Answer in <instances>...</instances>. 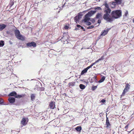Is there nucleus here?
<instances>
[{"label":"nucleus","instance_id":"6e6d98bb","mask_svg":"<svg viewBox=\"0 0 134 134\" xmlns=\"http://www.w3.org/2000/svg\"><path fill=\"white\" fill-rule=\"evenodd\" d=\"M57 134L56 133V134Z\"/></svg>","mask_w":134,"mask_h":134},{"label":"nucleus","instance_id":"f03ea898","mask_svg":"<svg viewBox=\"0 0 134 134\" xmlns=\"http://www.w3.org/2000/svg\"><path fill=\"white\" fill-rule=\"evenodd\" d=\"M14 33L15 36L18 39L21 40L22 41H24L25 40L23 36L21 35L20 31L18 30H15Z\"/></svg>","mask_w":134,"mask_h":134},{"label":"nucleus","instance_id":"5fc2aeb1","mask_svg":"<svg viewBox=\"0 0 134 134\" xmlns=\"http://www.w3.org/2000/svg\"><path fill=\"white\" fill-rule=\"evenodd\" d=\"M78 125V124H76V125Z\"/></svg>","mask_w":134,"mask_h":134},{"label":"nucleus","instance_id":"ea45409f","mask_svg":"<svg viewBox=\"0 0 134 134\" xmlns=\"http://www.w3.org/2000/svg\"><path fill=\"white\" fill-rule=\"evenodd\" d=\"M110 29L111 28H108L106 29V31H107V32L108 33L109 30H110Z\"/></svg>","mask_w":134,"mask_h":134},{"label":"nucleus","instance_id":"603ef678","mask_svg":"<svg viewBox=\"0 0 134 134\" xmlns=\"http://www.w3.org/2000/svg\"><path fill=\"white\" fill-rule=\"evenodd\" d=\"M73 49H74V47L73 48Z\"/></svg>","mask_w":134,"mask_h":134},{"label":"nucleus","instance_id":"7c9ffc66","mask_svg":"<svg viewBox=\"0 0 134 134\" xmlns=\"http://www.w3.org/2000/svg\"><path fill=\"white\" fill-rule=\"evenodd\" d=\"M94 27V26H93L91 25L90 26H89L88 27H87V29H91L93 28Z\"/></svg>","mask_w":134,"mask_h":134},{"label":"nucleus","instance_id":"a19ab883","mask_svg":"<svg viewBox=\"0 0 134 134\" xmlns=\"http://www.w3.org/2000/svg\"><path fill=\"white\" fill-rule=\"evenodd\" d=\"M128 125H127L125 127V129L126 130L128 128Z\"/></svg>","mask_w":134,"mask_h":134},{"label":"nucleus","instance_id":"f704fd0d","mask_svg":"<svg viewBox=\"0 0 134 134\" xmlns=\"http://www.w3.org/2000/svg\"><path fill=\"white\" fill-rule=\"evenodd\" d=\"M90 21H91L93 23L95 22V20L94 19H92L91 20H90Z\"/></svg>","mask_w":134,"mask_h":134},{"label":"nucleus","instance_id":"de8ad7c7","mask_svg":"<svg viewBox=\"0 0 134 134\" xmlns=\"http://www.w3.org/2000/svg\"><path fill=\"white\" fill-rule=\"evenodd\" d=\"M75 5V4L74 3L72 4V5L74 6V5Z\"/></svg>","mask_w":134,"mask_h":134},{"label":"nucleus","instance_id":"c9c22d12","mask_svg":"<svg viewBox=\"0 0 134 134\" xmlns=\"http://www.w3.org/2000/svg\"><path fill=\"white\" fill-rule=\"evenodd\" d=\"M116 4H116V2L115 1V2H112V4L113 5H116Z\"/></svg>","mask_w":134,"mask_h":134},{"label":"nucleus","instance_id":"9b49d317","mask_svg":"<svg viewBox=\"0 0 134 134\" xmlns=\"http://www.w3.org/2000/svg\"><path fill=\"white\" fill-rule=\"evenodd\" d=\"M107 34V31H106V30H104L103 32H102L100 35L99 37H98V39L99 40L102 37V36H104Z\"/></svg>","mask_w":134,"mask_h":134},{"label":"nucleus","instance_id":"c85d7f7f","mask_svg":"<svg viewBox=\"0 0 134 134\" xmlns=\"http://www.w3.org/2000/svg\"><path fill=\"white\" fill-rule=\"evenodd\" d=\"M95 10H101L102 8L100 7H96L94 8Z\"/></svg>","mask_w":134,"mask_h":134},{"label":"nucleus","instance_id":"f8f14e48","mask_svg":"<svg viewBox=\"0 0 134 134\" xmlns=\"http://www.w3.org/2000/svg\"><path fill=\"white\" fill-rule=\"evenodd\" d=\"M27 118H23L21 121V124L25 126L26 125V120L27 119Z\"/></svg>","mask_w":134,"mask_h":134},{"label":"nucleus","instance_id":"bb28decb","mask_svg":"<svg viewBox=\"0 0 134 134\" xmlns=\"http://www.w3.org/2000/svg\"><path fill=\"white\" fill-rule=\"evenodd\" d=\"M95 64V63H93L92 64H91L90 66L87 67V68H86L87 70H88L90 68L92 67Z\"/></svg>","mask_w":134,"mask_h":134},{"label":"nucleus","instance_id":"20e7f679","mask_svg":"<svg viewBox=\"0 0 134 134\" xmlns=\"http://www.w3.org/2000/svg\"><path fill=\"white\" fill-rule=\"evenodd\" d=\"M103 19L107 21L111 22L113 21V18L110 14H104L103 16Z\"/></svg>","mask_w":134,"mask_h":134},{"label":"nucleus","instance_id":"3c124183","mask_svg":"<svg viewBox=\"0 0 134 134\" xmlns=\"http://www.w3.org/2000/svg\"><path fill=\"white\" fill-rule=\"evenodd\" d=\"M63 38V37H62L60 39V40H61V39H62V38Z\"/></svg>","mask_w":134,"mask_h":134},{"label":"nucleus","instance_id":"4be33fe9","mask_svg":"<svg viewBox=\"0 0 134 134\" xmlns=\"http://www.w3.org/2000/svg\"><path fill=\"white\" fill-rule=\"evenodd\" d=\"M4 42L3 40L0 41V47H2L4 46Z\"/></svg>","mask_w":134,"mask_h":134},{"label":"nucleus","instance_id":"ddd939ff","mask_svg":"<svg viewBox=\"0 0 134 134\" xmlns=\"http://www.w3.org/2000/svg\"><path fill=\"white\" fill-rule=\"evenodd\" d=\"M104 12L105 13V14H109L110 13L111 11V10L110 9H104Z\"/></svg>","mask_w":134,"mask_h":134},{"label":"nucleus","instance_id":"dca6fc26","mask_svg":"<svg viewBox=\"0 0 134 134\" xmlns=\"http://www.w3.org/2000/svg\"><path fill=\"white\" fill-rule=\"evenodd\" d=\"M76 131L77 132H79V133H80L81 130H82V127L81 126H77L76 127Z\"/></svg>","mask_w":134,"mask_h":134},{"label":"nucleus","instance_id":"7ed1b4c3","mask_svg":"<svg viewBox=\"0 0 134 134\" xmlns=\"http://www.w3.org/2000/svg\"><path fill=\"white\" fill-rule=\"evenodd\" d=\"M9 97L13 96L17 98H20L24 96V95L17 94V93L15 91H13L10 92L8 95Z\"/></svg>","mask_w":134,"mask_h":134},{"label":"nucleus","instance_id":"39448f33","mask_svg":"<svg viewBox=\"0 0 134 134\" xmlns=\"http://www.w3.org/2000/svg\"><path fill=\"white\" fill-rule=\"evenodd\" d=\"M96 12V10L93 11L91 10L90 11L85 15L84 18H90L89 17L92 16L93 14L95 13Z\"/></svg>","mask_w":134,"mask_h":134},{"label":"nucleus","instance_id":"72a5a7b5","mask_svg":"<svg viewBox=\"0 0 134 134\" xmlns=\"http://www.w3.org/2000/svg\"><path fill=\"white\" fill-rule=\"evenodd\" d=\"M3 103V101L2 99H0V104H2Z\"/></svg>","mask_w":134,"mask_h":134},{"label":"nucleus","instance_id":"6ab92c4d","mask_svg":"<svg viewBox=\"0 0 134 134\" xmlns=\"http://www.w3.org/2000/svg\"><path fill=\"white\" fill-rule=\"evenodd\" d=\"M55 106V105L52 102L50 103L49 105V106L51 108L53 109H54V107Z\"/></svg>","mask_w":134,"mask_h":134},{"label":"nucleus","instance_id":"c03bdc74","mask_svg":"<svg viewBox=\"0 0 134 134\" xmlns=\"http://www.w3.org/2000/svg\"><path fill=\"white\" fill-rule=\"evenodd\" d=\"M6 33L8 34H10V32L8 31H7L6 32Z\"/></svg>","mask_w":134,"mask_h":134},{"label":"nucleus","instance_id":"cd10ccee","mask_svg":"<svg viewBox=\"0 0 134 134\" xmlns=\"http://www.w3.org/2000/svg\"><path fill=\"white\" fill-rule=\"evenodd\" d=\"M75 83L74 82H70L69 83V86H73L75 85Z\"/></svg>","mask_w":134,"mask_h":134},{"label":"nucleus","instance_id":"c756f323","mask_svg":"<svg viewBox=\"0 0 134 134\" xmlns=\"http://www.w3.org/2000/svg\"><path fill=\"white\" fill-rule=\"evenodd\" d=\"M97 86H93L92 87V90H95L97 88Z\"/></svg>","mask_w":134,"mask_h":134},{"label":"nucleus","instance_id":"37998d69","mask_svg":"<svg viewBox=\"0 0 134 134\" xmlns=\"http://www.w3.org/2000/svg\"><path fill=\"white\" fill-rule=\"evenodd\" d=\"M9 43L10 44H13L12 42L10 41H9Z\"/></svg>","mask_w":134,"mask_h":134},{"label":"nucleus","instance_id":"864d4df0","mask_svg":"<svg viewBox=\"0 0 134 134\" xmlns=\"http://www.w3.org/2000/svg\"><path fill=\"white\" fill-rule=\"evenodd\" d=\"M65 0V1H66V2L67 1V0Z\"/></svg>","mask_w":134,"mask_h":134},{"label":"nucleus","instance_id":"412c9836","mask_svg":"<svg viewBox=\"0 0 134 134\" xmlns=\"http://www.w3.org/2000/svg\"><path fill=\"white\" fill-rule=\"evenodd\" d=\"M105 77L104 76H103L102 78L98 82L99 83L102 82L104 81V80H105Z\"/></svg>","mask_w":134,"mask_h":134},{"label":"nucleus","instance_id":"a211bd4d","mask_svg":"<svg viewBox=\"0 0 134 134\" xmlns=\"http://www.w3.org/2000/svg\"><path fill=\"white\" fill-rule=\"evenodd\" d=\"M102 17V13H98L96 16V18L97 19H99Z\"/></svg>","mask_w":134,"mask_h":134},{"label":"nucleus","instance_id":"a878e982","mask_svg":"<svg viewBox=\"0 0 134 134\" xmlns=\"http://www.w3.org/2000/svg\"><path fill=\"white\" fill-rule=\"evenodd\" d=\"M116 4H120L121 3V0H115Z\"/></svg>","mask_w":134,"mask_h":134},{"label":"nucleus","instance_id":"6e6552de","mask_svg":"<svg viewBox=\"0 0 134 134\" xmlns=\"http://www.w3.org/2000/svg\"><path fill=\"white\" fill-rule=\"evenodd\" d=\"M90 18H84L83 20V21L88 26L90 25L91 24V23L90 22L88 21L90 20Z\"/></svg>","mask_w":134,"mask_h":134},{"label":"nucleus","instance_id":"1a4fd4ad","mask_svg":"<svg viewBox=\"0 0 134 134\" xmlns=\"http://www.w3.org/2000/svg\"><path fill=\"white\" fill-rule=\"evenodd\" d=\"M84 12H81L78 14L77 16H76V21L79 20V19L81 18V16L83 15L82 13H84Z\"/></svg>","mask_w":134,"mask_h":134},{"label":"nucleus","instance_id":"aec40b11","mask_svg":"<svg viewBox=\"0 0 134 134\" xmlns=\"http://www.w3.org/2000/svg\"><path fill=\"white\" fill-rule=\"evenodd\" d=\"M35 94H32L31 95V99L32 101H33L35 99Z\"/></svg>","mask_w":134,"mask_h":134},{"label":"nucleus","instance_id":"473e14b6","mask_svg":"<svg viewBox=\"0 0 134 134\" xmlns=\"http://www.w3.org/2000/svg\"><path fill=\"white\" fill-rule=\"evenodd\" d=\"M14 4V3L13 2V1H11V2H10V7H12L13 6V5Z\"/></svg>","mask_w":134,"mask_h":134},{"label":"nucleus","instance_id":"0eeeda50","mask_svg":"<svg viewBox=\"0 0 134 134\" xmlns=\"http://www.w3.org/2000/svg\"><path fill=\"white\" fill-rule=\"evenodd\" d=\"M130 86L128 83H127L125 86V88L124 89L123 91L122 92V95L124 96L125 94V93L128 91V90L130 88Z\"/></svg>","mask_w":134,"mask_h":134},{"label":"nucleus","instance_id":"8fccbe9b","mask_svg":"<svg viewBox=\"0 0 134 134\" xmlns=\"http://www.w3.org/2000/svg\"><path fill=\"white\" fill-rule=\"evenodd\" d=\"M133 23H134V18H133Z\"/></svg>","mask_w":134,"mask_h":134},{"label":"nucleus","instance_id":"e433bc0d","mask_svg":"<svg viewBox=\"0 0 134 134\" xmlns=\"http://www.w3.org/2000/svg\"><path fill=\"white\" fill-rule=\"evenodd\" d=\"M128 14V11L127 10H126L125 13V15L126 16H127Z\"/></svg>","mask_w":134,"mask_h":134},{"label":"nucleus","instance_id":"09e8293b","mask_svg":"<svg viewBox=\"0 0 134 134\" xmlns=\"http://www.w3.org/2000/svg\"><path fill=\"white\" fill-rule=\"evenodd\" d=\"M66 34V33H64V34H63V35H65V34Z\"/></svg>","mask_w":134,"mask_h":134},{"label":"nucleus","instance_id":"49530a36","mask_svg":"<svg viewBox=\"0 0 134 134\" xmlns=\"http://www.w3.org/2000/svg\"><path fill=\"white\" fill-rule=\"evenodd\" d=\"M74 19L75 21V16L74 17Z\"/></svg>","mask_w":134,"mask_h":134},{"label":"nucleus","instance_id":"a18cd8bd","mask_svg":"<svg viewBox=\"0 0 134 134\" xmlns=\"http://www.w3.org/2000/svg\"><path fill=\"white\" fill-rule=\"evenodd\" d=\"M100 60H99V59H98V60H97L94 63H97Z\"/></svg>","mask_w":134,"mask_h":134},{"label":"nucleus","instance_id":"f257e3e1","mask_svg":"<svg viewBox=\"0 0 134 134\" xmlns=\"http://www.w3.org/2000/svg\"><path fill=\"white\" fill-rule=\"evenodd\" d=\"M121 11L120 10H118L112 11L111 14L113 18L117 19L121 16Z\"/></svg>","mask_w":134,"mask_h":134},{"label":"nucleus","instance_id":"79ce46f5","mask_svg":"<svg viewBox=\"0 0 134 134\" xmlns=\"http://www.w3.org/2000/svg\"><path fill=\"white\" fill-rule=\"evenodd\" d=\"M101 23V20L99 19L98 21V23L99 24H100Z\"/></svg>","mask_w":134,"mask_h":134},{"label":"nucleus","instance_id":"393cba45","mask_svg":"<svg viewBox=\"0 0 134 134\" xmlns=\"http://www.w3.org/2000/svg\"><path fill=\"white\" fill-rule=\"evenodd\" d=\"M79 87L82 90L85 89V86L82 84H80L79 85Z\"/></svg>","mask_w":134,"mask_h":134},{"label":"nucleus","instance_id":"58836bf2","mask_svg":"<svg viewBox=\"0 0 134 134\" xmlns=\"http://www.w3.org/2000/svg\"><path fill=\"white\" fill-rule=\"evenodd\" d=\"M103 57H102L101 58H99V60L100 61L101 60H103Z\"/></svg>","mask_w":134,"mask_h":134},{"label":"nucleus","instance_id":"4c0bfd02","mask_svg":"<svg viewBox=\"0 0 134 134\" xmlns=\"http://www.w3.org/2000/svg\"><path fill=\"white\" fill-rule=\"evenodd\" d=\"M101 102L103 103H104L105 102V100L104 99H102L101 100Z\"/></svg>","mask_w":134,"mask_h":134},{"label":"nucleus","instance_id":"b1692460","mask_svg":"<svg viewBox=\"0 0 134 134\" xmlns=\"http://www.w3.org/2000/svg\"><path fill=\"white\" fill-rule=\"evenodd\" d=\"M87 70L86 69V68L85 69L82 71L81 74V75H83L85 73H86L87 72Z\"/></svg>","mask_w":134,"mask_h":134},{"label":"nucleus","instance_id":"4468645a","mask_svg":"<svg viewBox=\"0 0 134 134\" xmlns=\"http://www.w3.org/2000/svg\"><path fill=\"white\" fill-rule=\"evenodd\" d=\"M7 26V25L4 24H0V31H2Z\"/></svg>","mask_w":134,"mask_h":134},{"label":"nucleus","instance_id":"2eb2a0df","mask_svg":"<svg viewBox=\"0 0 134 134\" xmlns=\"http://www.w3.org/2000/svg\"><path fill=\"white\" fill-rule=\"evenodd\" d=\"M106 125H107L106 127H108L110 126V123L108 118L107 117H106Z\"/></svg>","mask_w":134,"mask_h":134},{"label":"nucleus","instance_id":"9d476101","mask_svg":"<svg viewBox=\"0 0 134 134\" xmlns=\"http://www.w3.org/2000/svg\"><path fill=\"white\" fill-rule=\"evenodd\" d=\"M15 98L14 97H10L8 99V100L10 103H13L15 101Z\"/></svg>","mask_w":134,"mask_h":134},{"label":"nucleus","instance_id":"423d86ee","mask_svg":"<svg viewBox=\"0 0 134 134\" xmlns=\"http://www.w3.org/2000/svg\"><path fill=\"white\" fill-rule=\"evenodd\" d=\"M26 45L27 47H30L32 46L35 47L36 46V43L34 42L27 43Z\"/></svg>","mask_w":134,"mask_h":134},{"label":"nucleus","instance_id":"f3484780","mask_svg":"<svg viewBox=\"0 0 134 134\" xmlns=\"http://www.w3.org/2000/svg\"><path fill=\"white\" fill-rule=\"evenodd\" d=\"M77 27H78V28H76V30L78 29H82L84 31H85V29L82 26H81L80 25L77 24Z\"/></svg>","mask_w":134,"mask_h":134},{"label":"nucleus","instance_id":"2f4dec72","mask_svg":"<svg viewBox=\"0 0 134 134\" xmlns=\"http://www.w3.org/2000/svg\"><path fill=\"white\" fill-rule=\"evenodd\" d=\"M69 28V27L68 26L66 25H65L64 26V29H67Z\"/></svg>","mask_w":134,"mask_h":134},{"label":"nucleus","instance_id":"5701e85b","mask_svg":"<svg viewBox=\"0 0 134 134\" xmlns=\"http://www.w3.org/2000/svg\"><path fill=\"white\" fill-rule=\"evenodd\" d=\"M103 5L104 6H105V7L104 8V9H110L109 8V5L107 3H105Z\"/></svg>","mask_w":134,"mask_h":134}]
</instances>
